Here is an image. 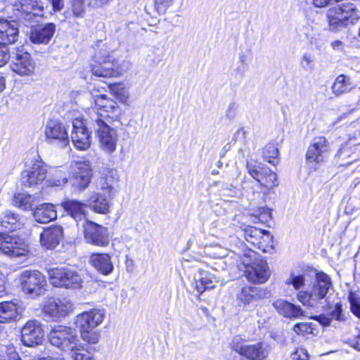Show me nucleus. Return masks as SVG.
<instances>
[{
    "instance_id": "obj_1",
    "label": "nucleus",
    "mask_w": 360,
    "mask_h": 360,
    "mask_svg": "<svg viewBox=\"0 0 360 360\" xmlns=\"http://www.w3.org/2000/svg\"><path fill=\"white\" fill-rule=\"evenodd\" d=\"M102 41H97V49L94 56L95 63L91 65V73L97 77H117L122 75L124 70L118 60L110 56L109 49Z\"/></svg>"
},
{
    "instance_id": "obj_2",
    "label": "nucleus",
    "mask_w": 360,
    "mask_h": 360,
    "mask_svg": "<svg viewBox=\"0 0 360 360\" xmlns=\"http://www.w3.org/2000/svg\"><path fill=\"white\" fill-rule=\"evenodd\" d=\"M333 284L330 276L323 271L317 272L315 281L308 290L300 291L297 295L298 301L309 307L316 306L326 298Z\"/></svg>"
},
{
    "instance_id": "obj_3",
    "label": "nucleus",
    "mask_w": 360,
    "mask_h": 360,
    "mask_svg": "<svg viewBox=\"0 0 360 360\" xmlns=\"http://www.w3.org/2000/svg\"><path fill=\"white\" fill-rule=\"evenodd\" d=\"M360 18V4L346 1L338 5L328 13V19L331 30L354 24Z\"/></svg>"
},
{
    "instance_id": "obj_4",
    "label": "nucleus",
    "mask_w": 360,
    "mask_h": 360,
    "mask_svg": "<svg viewBox=\"0 0 360 360\" xmlns=\"http://www.w3.org/2000/svg\"><path fill=\"white\" fill-rule=\"evenodd\" d=\"M112 122L103 121V119H96L94 126L98 147L108 155L116 151L119 138L117 129L110 125Z\"/></svg>"
},
{
    "instance_id": "obj_5",
    "label": "nucleus",
    "mask_w": 360,
    "mask_h": 360,
    "mask_svg": "<svg viewBox=\"0 0 360 360\" xmlns=\"http://www.w3.org/2000/svg\"><path fill=\"white\" fill-rule=\"evenodd\" d=\"M330 145L324 136L314 137L308 146L306 155V166L310 172L316 171L328 158Z\"/></svg>"
},
{
    "instance_id": "obj_6",
    "label": "nucleus",
    "mask_w": 360,
    "mask_h": 360,
    "mask_svg": "<svg viewBox=\"0 0 360 360\" xmlns=\"http://www.w3.org/2000/svg\"><path fill=\"white\" fill-rule=\"evenodd\" d=\"M47 169L44 162L38 156L27 160L25 169L21 173V182L23 186L36 188L46 179Z\"/></svg>"
},
{
    "instance_id": "obj_7",
    "label": "nucleus",
    "mask_w": 360,
    "mask_h": 360,
    "mask_svg": "<svg viewBox=\"0 0 360 360\" xmlns=\"http://www.w3.org/2000/svg\"><path fill=\"white\" fill-rule=\"evenodd\" d=\"M0 253L11 258L27 257L30 254L29 244L15 234L0 233Z\"/></svg>"
},
{
    "instance_id": "obj_8",
    "label": "nucleus",
    "mask_w": 360,
    "mask_h": 360,
    "mask_svg": "<svg viewBox=\"0 0 360 360\" xmlns=\"http://www.w3.org/2000/svg\"><path fill=\"white\" fill-rule=\"evenodd\" d=\"M91 178L101 179L98 183L99 188L110 193V196L117 193L120 175L116 169L96 165L91 168Z\"/></svg>"
},
{
    "instance_id": "obj_9",
    "label": "nucleus",
    "mask_w": 360,
    "mask_h": 360,
    "mask_svg": "<svg viewBox=\"0 0 360 360\" xmlns=\"http://www.w3.org/2000/svg\"><path fill=\"white\" fill-rule=\"evenodd\" d=\"M50 282L56 287L77 289L83 282L80 275L69 268H52L48 271Z\"/></svg>"
},
{
    "instance_id": "obj_10",
    "label": "nucleus",
    "mask_w": 360,
    "mask_h": 360,
    "mask_svg": "<svg viewBox=\"0 0 360 360\" xmlns=\"http://www.w3.org/2000/svg\"><path fill=\"white\" fill-rule=\"evenodd\" d=\"M41 311L46 317L59 320L72 312L73 304L66 297H51L44 300Z\"/></svg>"
},
{
    "instance_id": "obj_11",
    "label": "nucleus",
    "mask_w": 360,
    "mask_h": 360,
    "mask_svg": "<svg viewBox=\"0 0 360 360\" xmlns=\"http://www.w3.org/2000/svg\"><path fill=\"white\" fill-rule=\"evenodd\" d=\"M22 291L32 297L39 296L44 290L46 281L39 271L26 270L19 277Z\"/></svg>"
},
{
    "instance_id": "obj_12",
    "label": "nucleus",
    "mask_w": 360,
    "mask_h": 360,
    "mask_svg": "<svg viewBox=\"0 0 360 360\" xmlns=\"http://www.w3.org/2000/svg\"><path fill=\"white\" fill-rule=\"evenodd\" d=\"M247 169L250 176L259 184L261 192L264 195H267L271 188L278 185L276 173L269 167H260L248 163Z\"/></svg>"
},
{
    "instance_id": "obj_13",
    "label": "nucleus",
    "mask_w": 360,
    "mask_h": 360,
    "mask_svg": "<svg viewBox=\"0 0 360 360\" xmlns=\"http://www.w3.org/2000/svg\"><path fill=\"white\" fill-rule=\"evenodd\" d=\"M244 237L253 248L262 252L273 248V236L269 231L248 226L244 229Z\"/></svg>"
},
{
    "instance_id": "obj_14",
    "label": "nucleus",
    "mask_w": 360,
    "mask_h": 360,
    "mask_svg": "<svg viewBox=\"0 0 360 360\" xmlns=\"http://www.w3.org/2000/svg\"><path fill=\"white\" fill-rule=\"evenodd\" d=\"M65 211L84 228V236L86 240L90 237V224L87 219L89 206L76 200H68L63 203Z\"/></svg>"
},
{
    "instance_id": "obj_15",
    "label": "nucleus",
    "mask_w": 360,
    "mask_h": 360,
    "mask_svg": "<svg viewBox=\"0 0 360 360\" xmlns=\"http://www.w3.org/2000/svg\"><path fill=\"white\" fill-rule=\"evenodd\" d=\"M94 111L96 119H103V121L114 122L118 114L116 102L105 95L94 96Z\"/></svg>"
},
{
    "instance_id": "obj_16",
    "label": "nucleus",
    "mask_w": 360,
    "mask_h": 360,
    "mask_svg": "<svg viewBox=\"0 0 360 360\" xmlns=\"http://www.w3.org/2000/svg\"><path fill=\"white\" fill-rule=\"evenodd\" d=\"M44 134L49 143L57 141L62 148L69 145L67 130L59 120H49L45 125Z\"/></svg>"
},
{
    "instance_id": "obj_17",
    "label": "nucleus",
    "mask_w": 360,
    "mask_h": 360,
    "mask_svg": "<svg viewBox=\"0 0 360 360\" xmlns=\"http://www.w3.org/2000/svg\"><path fill=\"white\" fill-rule=\"evenodd\" d=\"M360 146V142H356L354 139H349L342 145L335 156L336 164L340 167L348 166L355 162L359 155L357 151Z\"/></svg>"
},
{
    "instance_id": "obj_18",
    "label": "nucleus",
    "mask_w": 360,
    "mask_h": 360,
    "mask_svg": "<svg viewBox=\"0 0 360 360\" xmlns=\"http://www.w3.org/2000/svg\"><path fill=\"white\" fill-rule=\"evenodd\" d=\"M248 269L245 274L248 280L253 283H266L271 274L269 267L266 261L260 259L257 260L252 264H246L243 262Z\"/></svg>"
},
{
    "instance_id": "obj_19",
    "label": "nucleus",
    "mask_w": 360,
    "mask_h": 360,
    "mask_svg": "<svg viewBox=\"0 0 360 360\" xmlns=\"http://www.w3.org/2000/svg\"><path fill=\"white\" fill-rule=\"evenodd\" d=\"M10 66L20 76H32L36 69V63L27 52L17 53L13 56Z\"/></svg>"
},
{
    "instance_id": "obj_20",
    "label": "nucleus",
    "mask_w": 360,
    "mask_h": 360,
    "mask_svg": "<svg viewBox=\"0 0 360 360\" xmlns=\"http://www.w3.org/2000/svg\"><path fill=\"white\" fill-rule=\"evenodd\" d=\"M72 127L71 138L75 146L81 150L88 149L90 147V135L83 120L75 118L72 121Z\"/></svg>"
},
{
    "instance_id": "obj_21",
    "label": "nucleus",
    "mask_w": 360,
    "mask_h": 360,
    "mask_svg": "<svg viewBox=\"0 0 360 360\" xmlns=\"http://www.w3.org/2000/svg\"><path fill=\"white\" fill-rule=\"evenodd\" d=\"M269 292L264 288L255 286H245L237 293V301L243 305L249 304L260 299L267 297Z\"/></svg>"
},
{
    "instance_id": "obj_22",
    "label": "nucleus",
    "mask_w": 360,
    "mask_h": 360,
    "mask_svg": "<svg viewBox=\"0 0 360 360\" xmlns=\"http://www.w3.org/2000/svg\"><path fill=\"white\" fill-rule=\"evenodd\" d=\"M233 348L236 352L250 360H264L268 355V351L262 343L254 345L237 343L233 345Z\"/></svg>"
},
{
    "instance_id": "obj_23",
    "label": "nucleus",
    "mask_w": 360,
    "mask_h": 360,
    "mask_svg": "<svg viewBox=\"0 0 360 360\" xmlns=\"http://www.w3.org/2000/svg\"><path fill=\"white\" fill-rule=\"evenodd\" d=\"M273 306L276 311L283 317L300 319L306 316V311L299 305H296L283 299L276 300L273 303Z\"/></svg>"
},
{
    "instance_id": "obj_24",
    "label": "nucleus",
    "mask_w": 360,
    "mask_h": 360,
    "mask_svg": "<svg viewBox=\"0 0 360 360\" xmlns=\"http://www.w3.org/2000/svg\"><path fill=\"white\" fill-rule=\"evenodd\" d=\"M63 234V229L60 226L48 227L40 234V243L46 249H53L60 243Z\"/></svg>"
},
{
    "instance_id": "obj_25",
    "label": "nucleus",
    "mask_w": 360,
    "mask_h": 360,
    "mask_svg": "<svg viewBox=\"0 0 360 360\" xmlns=\"http://www.w3.org/2000/svg\"><path fill=\"white\" fill-rule=\"evenodd\" d=\"M15 9L20 13L19 18L30 20L33 16L39 15L43 6L38 0H20L15 4Z\"/></svg>"
},
{
    "instance_id": "obj_26",
    "label": "nucleus",
    "mask_w": 360,
    "mask_h": 360,
    "mask_svg": "<svg viewBox=\"0 0 360 360\" xmlns=\"http://www.w3.org/2000/svg\"><path fill=\"white\" fill-rule=\"evenodd\" d=\"M106 191L95 193L91 196V210L101 214H108L110 212L112 200L115 195L110 196Z\"/></svg>"
},
{
    "instance_id": "obj_27",
    "label": "nucleus",
    "mask_w": 360,
    "mask_h": 360,
    "mask_svg": "<svg viewBox=\"0 0 360 360\" xmlns=\"http://www.w3.org/2000/svg\"><path fill=\"white\" fill-rule=\"evenodd\" d=\"M18 37V27L17 22L9 21L0 18V40L2 43L13 44Z\"/></svg>"
},
{
    "instance_id": "obj_28",
    "label": "nucleus",
    "mask_w": 360,
    "mask_h": 360,
    "mask_svg": "<svg viewBox=\"0 0 360 360\" xmlns=\"http://www.w3.org/2000/svg\"><path fill=\"white\" fill-rule=\"evenodd\" d=\"M55 31L56 25L53 23H47L32 30L30 39L34 44H47L53 37Z\"/></svg>"
},
{
    "instance_id": "obj_29",
    "label": "nucleus",
    "mask_w": 360,
    "mask_h": 360,
    "mask_svg": "<svg viewBox=\"0 0 360 360\" xmlns=\"http://www.w3.org/2000/svg\"><path fill=\"white\" fill-rule=\"evenodd\" d=\"M91 265L98 272L105 276L110 274L114 269L108 254L91 253Z\"/></svg>"
},
{
    "instance_id": "obj_30",
    "label": "nucleus",
    "mask_w": 360,
    "mask_h": 360,
    "mask_svg": "<svg viewBox=\"0 0 360 360\" xmlns=\"http://www.w3.org/2000/svg\"><path fill=\"white\" fill-rule=\"evenodd\" d=\"M217 281L216 276H212L205 271L200 270L198 276L195 277L192 285L195 288L198 292L201 294L206 290L214 288Z\"/></svg>"
},
{
    "instance_id": "obj_31",
    "label": "nucleus",
    "mask_w": 360,
    "mask_h": 360,
    "mask_svg": "<svg viewBox=\"0 0 360 360\" xmlns=\"http://www.w3.org/2000/svg\"><path fill=\"white\" fill-rule=\"evenodd\" d=\"M33 216L38 223L46 224L56 219L57 212L53 205L44 203L34 210Z\"/></svg>"
},
{
    "instance_id": "obj_32",
    "label": "nucleus",
    "mask_w": 360,
    "mask_h": 360,
    "mask_svg": "<svg viewBox=\"0 0 360 360\" xmlns=\"http://www.w3.org/2000/svg\"><path fill=\"white\" fill-rule=\"evenodd\" d=\"M110 242L108 229L91 221V244L105 247Z\"/></svg>"
},
{
    "instance_id": "obj_33",
    "label": "nucleus",
    "mask_w": 360,
    "mask_h": 360,
    "mask_svg": "<svg viewBox=\"0 0 360 360\" xmlns=\"http://www.w3.org/2000/svg\"><path fill=\"white\" fill-rule=\"evenodd\" d=\"M19 317L18 306L13 302L0 303V323L16 321Z\"/></svg>"
},
{
    "instance_id": "obj_34",
    "label": "nucleus",
    "mask_w": 360,
    "mask_h": 360,
    "mask_svg": "<svg viewBox=\"0 0 360 360\" xmlns=\"http://www.w3.org/2000/svg\"><path fill=\"white\" fill-rule=\"evenodd\" d=\"M46 331L42 323L37 320H30L21 329L22 338H44Z\"/></svg>"
},
{
    "instance_id": "obj_35",
    "label": "nucleus",
    "mask_w": 360,
    "mask_h": 360,
    "mask_svg": "<svg viewBox=\"0 0 360 360\" xmlns=\"http://www.w3.org/2000/svg\"><path fill=\"white\" fill-rule=\"evenodd\" d=\"M22 222L18 214L10 210L4 212L0 215V226L8 231H14L20 228Z\"/></svg>"
},
{
    "instance_id": "obj_36",
    "label": "nucleus",
    "mask_w": 360,
    "mask_h": 360,
    "mask_svg": "<svg viewBox=\"0 0 360 360\" xmlns=\"http://www.w3.org/2000/svg\"><path fill=\"white\" fill-rule=\"evenodd\" d=\"M354 86L350 82V79L343 75H338L332 85V91L336 95L339 96L347 93L353 89Z\"/></svg>"
},
{
    "instance_id": "obj_37",
    "label": "nucleus",
    "mask_w": 360,
    "mask_h": 360,
    "mask_svg": "<svg viewBox=\"0 0 360 360\" xmlns=\"http://www.w3.org/2000/svg\"><path fill=\"white\" fill-rule=\"evenodd\" d=\"M35 202V198L27 193H20L14 195L13 204L22 210H32Z\"/></svg>"
},
{
    "instance_id": "obj_38",
    "label": "nucleus",
    "mask_w": 360,
    "mask_h": 360,
    "mask_svg": "<svg viewBox=\"0 0 360 360\" xmlns=\"http://www.w3.org/2000/svg\"><path fill=\"white\" fill-rule=\"evenodd\" d=\"M76 327L81 333V338H88L90 330V314L84 312L77 316Z\"/></svg>"
},
{
    "instance_id": "obj_39",
    "label": "nucleus",
    "mask_w": 360,
    "mask_h": 360,
    "mask_svg": "<svg viewBox=\"0 0 360 360\" xmlns=\"http://www.w3.org/2000/svg\"><path fill=\"white\" fill-rule=\"evenodd\" d=\"M77 169L79 170L76 174V179H80L79 186L84 188L90 183V167L85 162L77 163Z\"/></svg>"
},
{
    "instance_id": "obj_40",
    "label": "nucleus",
    "mask_w": 360,
    "mask_h": 360,
    "mask_svg": "<svg viewBox=\"0 0 360 360\" xmlns=\"http://www.w3.org/2000/svg\"><path fill=\"white\" fill-rule=\"evenodd\" d=\"M49 338H76V335L73 334L72 330L67 326L61 325H56L51 326L49 333H48Z\"/></svg>"
},
{
    "instance_id": "obj_41",
    "label": "nucleus",
    "mask_w": 360,
    "mask_h": 360,
    "mask_svg": "<svg viewBox=\"0 0 360 360\" xmlns=\"http://www.w3.org/2000/svg\"><path fill=\"white\" fill-rule=\"evenodd\" d=\"M46 183L49 186H62L67 183V177L61 170H56L54 173L49 175Z\"/></svg>"
},
{
    "instance_id": "obj_42",
    "label": "nucleus",
    "mask_w": 360,
    "mask_h": 360,
    "mask_svg": "<svg viewBox=\"0 0 360 360\" xmlns=\"http://www.w3.org/2000/svg\"><path fill=\"white\" fill-rule=\"evenodd\" d=\"M278 155V150L274 143H269L263 148L262 156L269 163L274 165L275 160Z\"/></svg>"
},
{
    "instance_id": "obj_43",
    "label": "nucleus",
    "mask_w": 360,
    "mask_h": 360,
    "mask_svg": "<svg viewBox=\"0 0 360 360\" xmlns=\"http://www.w3.org/2000/svg\"><path fill=\"white\" fill-rule=\"evenodd\" d=\"M285 284L292 285L295 290H300L305 285V277L304 275H295L291 274L290 277L285 281Z\"/></svg>"
},
{
    "instance_id": "obj_44",
    "label": "nucleus",
    "mask_w": 360,
    "mask_h": 360,
    "mask_svg": "<svg viewBox=\"0 0 360 360\" xmlns=\"http://www.w3.org/2000/svg\"><path fill=\"white\" fill-rule=\"evenodd\" d=\"M51 344L60 348L63 351L72 350L75 342V339H50Z\"/></svg>"
},
{
    "instance_id": "obj_45",
    "label": "nucleus",
    "mask_w": 360,
    "mask_h": 360,
    "mask_svg": "<svg viewBox=\"0 0 360 360\" xmlns=\"http://www.w3.org/2000/svg\"><path fill=\"white\" fill-rule=\"evenodd\" d=\"M294 330L298 335L304 336L308 334L314 335V328L311 323H299L294 326Z\"/></svg>"
},
{
    "instance_id": "obj_46",
    "label": "nucleus",
    "mask_w": 360,
    "mask_h": 360,
    "mask_svg": "<svg viewBox=\"0 0 360 360\" xmlns=\"http://www.w3.org/2000/svg\"><path fill=\"white\" fill-rule=\"evenodd\" d=\"M105 311L103 308H94L91 309V328L93 327V323L96 326L101 323L105 318Z\"/></svg>"
},
{
    "instance_id": "obj_47",
    "label": "nucleus",
    "mask_w": 360,
    "mask_h": 360,
    "mask_svg": "<svg viewBox=\"0 0 360 360\" xmlns=\"http://www.w3.org/2000/svg\"><path fill=\"white\" fill-rule=\"evenodd\" d=\"M349 300L352 312L360 319V297L351 293L349 296Z\"/></svg>"
},
{
    "instance_id": "obj_48",
    "label": "nucleus",
    "mask_w": 360,
    "mask_h": 360,
    "mask_svg": "<svg viewBox=\"0 0 360 360\" xmlns=\"http://www.w3.org/2000/svg\"><path fill=\"white\" fill-rule=\"evenodd\" d=\"M174 0H155V9L159 14H164L172 5Z\"/></svg>"
},
{
    "instance_id": "obj_49",
    "label": "nucleus",
    "mask_w": 360,
    "mask_h": 360,
    "mask_svg": "<svg viewBox=\"0 0 360 360\" xmlns=\"http://www.w3.org/2000/svg\"><path fill=\"white\" fill-rule=\"evenodd\" d=\"M10 58V52L8 46L0 42V67L4 66Z\"/></svg>"
},
{
    "instance_id": "obj_50",
    "label": "nucleus",
    "mask_w": 360,
    "mask_h": 360,
    "mask_svg": "<svg viewBox=\"0 0 360 360\" xmlns=\"http://www.w3.org/2000/svg\"><path fill=\"white\" fill-rule=\"evenodd\" d=\"M111 89L121 100H126L128 98V94L122 84H114Z\"/></svg>"
},
{
    "instance_id": "obj_51",
    "label": "nucleus",
    "mask_w": 360,
    "mask_h": 360,
    "mask_svg": "<svg viewBox=\"0 0 360 360\" xmlns=\"http://www.w3.org/2000/svg\"><path fill=\"white\" fill-rule=\"evenodd\" d=\"M332 319L338 321H343L344 316L342 314V305L340 303H336L334 306V309L330 313Z\"/></svg>"
},
{
    "instance_id": "obj_52",
    "label": "nucleus",
    "mask_w": 360,
    "mask_h": 360,
    "mask_svg": "<svg viewBox=\"0 0 360 360\" xmlns=\"http://www.w3.org/2000/svg\"><path fill=\"white\" fill-rule=\"evenodd\" d=\"M72 11L76 16H81L84 12L83 4L80 0H74Z\"/></svg>"
},
{
    "instance_id": "obj_53",
    "label": "nucleus",
    "mask_w": 360,
    "mask_h": 360,
    "mask_svg": "<svg viewBox=\"0 0 360 360\" xmlns=\"http://www.w3.org/2000/svg\"><path fill=\"white\" fill-rule=\"evenodd\" d=\"M293 359L295 360H309V355L306 349L300 348L295 352Z\"/></svg>"
},
{
    "instance_id": "obj_54",
    "label": "nucleus",
    "mask_w": 360,
    "mask_h": 360,
    "mask_svg": "<svg viewBox=\"0 0 360 360\" xmlns=\"http://www.w3.org/2000/svg\"><path fill=\"white\" fill-rule=\"evenodd\" d=\"M43 339H20L22 344L27 347H35L42 344Z\"/></svg>"
},
{
    "instance_id": "obj_55",
    "label": "nucleus",
    "mask_w": 360,
    "mask_h": 360,
    "mask_svg": "<svg viewBox=\"0 0 360 360\" xmlns=\"http://www.w3.org/2000/svg\"><path fill=\"white\" fill-rule=\"evenodd\" d=\"M312 62L313 59L309 55L304 54L302 56L301 63L304 68H311Z\"/></svg>"
},
{
    "instance_id": "obj_56",
    "label": "nucleus",
    "mask_w": 360,
    "mask_h": 360,
    "mask_svg": "<svg viewBox=\"0 0 360 360\" xmlns=\"http://www.w3.org/2000/svg\"><path fill=\"white\" fill-rule=\"evenodd\" d=\"M260 215L262 217V219L266 220L267 218L271 219V212L269 209L266 207H261L259 209Z\"/></svg>"
},
{
    "instance_id": "obj_57",
    "label": "nucleus",
    "mask_w": 360,
    "mask_h": 360,
    "mask_svg": "<svg viewBox=\"0 0 360 360\" xmlns=\"http://www.w3.org/2000/svg\"><path fill=\"white\" fill-rule=\"evenodd\" d=\"M54 11H59L63 8V0H51Z\"/></svg>"
},
{
    "instance_id": "obj_58",
    "label": "nucleus",
    "mask_w": 360,
    "mask_h": 360,
    "mask_svg": "<svg viewBox=\"0 0 360 360\" xmlns=\"http://www.w3.org/2000/svg\"><path fill=\"white\" fill-rule=\"evenodd\" d=\"M323 326H328L330 324L331 319L330 318L324 315L319 316L316 319Z\"/></svg>"
},
{
    "instance_id": "obj_59",
    "label": "nucleus",
    "mask_w": 360,
    "mask_h": 360,
    "mask_svg": "<svg viewBox=\"0 0 360 360\" xmlns=\"http://www.w3.org/2000/svg\"><path fill=\"white\" fill-rule=\"evenodd\" d=\"M331 46L333 49L342 51L344 49V44L342 41L335 40L331 43Z\"/></svg>"
},
{
    "instance_id": "obj_60",
    "label": "nucleus",
    "mask_w": 360,
    "mask_h": 360,
    "mask_svg": "<svg viewBox=\"0 0 360 360\" xmlns=\"http://www.w3.org/2000/svg\"><path fill=\"white\" fill-rule=\"evenodd\" d=\"M347 343L355 349L360 351V339H348Z\"/></svg>"
},
{
    "instance_id": "obj_61",
    "label": "nucleus",
    "mask_w": 360,
    "mask_h": 360,
    "mask_svg": "<svg viewBox=\"0 0 360 360\" xmlns=\"http://www.w3.org/2000/svg\"><path fill=\"white\" fill-rule=\"evenodd\" d=\"M309 41L311 44H314L316 48H321L323 44L322 41L319 38V35L311 37L309 39Z\"/></svg>"
},
{
    "instance_id": "obj_62",
    "label": "nucleus",
    "mask_w": 360,
    "mask_h": 360,
    "mask_svg": "<svg viewBox=\"0 0 360 360\" xmlns=\"http://www.w3.org/2000/svg\"><path fill=\"white\" fill-rule=\"evenodd\" d=\"M314 4L316 7H324L331 2L330 0H313Z\"/></svg>"
},
{
    "instance_id": "obj_63",
    "label": "nucleus",
    "mask_w": 360,
    "mask_h": 360,
    "mask_svg": "<svg viewBox=\"0 0 360 360\" xmlns=\"http://www.w3.org/2000/svg\"><path fill=\"white\" fill-rule=\"evenodd\" d=\"M246 134H247V131H246L245 129L242 127V128H240L237 131V132L235 134V138L237 139L239 137H241L242 139H246Z\"/></svg>"
},
{
    "instance_id": "obj_64",
    "label": "nucleus",
    "mask_w": 360,
    "mask_h": 360,
    "mask_svg": "<svg viewBox=\"0 0 360 360\" xmlns=\"http://www.w3.org/2000/svg\"><path fill=\"white\" fill-rule=\"evenodd\" d=\"M75 360H89V357H86L83 354L81 353H75Z\"/></svg>"
}]
</instances>
